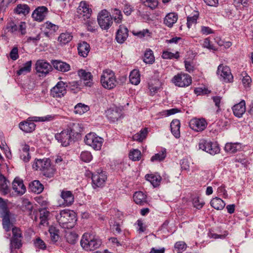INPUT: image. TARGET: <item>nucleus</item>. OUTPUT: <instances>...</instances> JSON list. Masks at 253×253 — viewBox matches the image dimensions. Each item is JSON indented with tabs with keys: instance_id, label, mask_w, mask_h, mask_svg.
<instances>
[{
	"instance_id": "obj_1",
	"label": "nucleus",
	"mask_w": 253,
	"mask_h": 253,
	"mask_svg": "<svg viewBox=\"0 0 253 253\" xmlns=\"http://www.w3.org/2000/svg\"><path fill=\"white\" fill-rule=\"evenodd\" d=\"M102 244L101 240L96 234L85 233L81 240L82 247L86 251H93L99 248Z\"/></svg>"
},
{
	"instance_id": "obj_2",
	"label": "nucleus",
	"mask_w": 253,
	"mask_h": 253,
	"mask_svg": "<svg viewBox=\"0 0 253 253\" xmlns=\"http://www.w3.org/2000/svg\"><path fill=\"white\" fill-rule=\"evenodd\" d=\"M58 222L64 228H72L77 220L75 213L68 210L61 211L56 215Z\"/></svg>"
},
{
	"instance_id": "obj_3",
	"label": "nucleus",
	"mask_w": 253,
	"mask_h": 253,
	"mask_svg": "<svg viewBox=\"0 0 253 253\" xmlns=\"http://www.w3.org/2000/svg\"><path fill=\"white\" fill-rule=\"evenodd\" d=\"M33 168L42 171L44 176L49 178L53 176L55 171V169L51 166L50 160L47 158L35 160Z\"/></svg>"
},
{
	"instance_id": "obj_4",
	"label": "nucleus",
	"mask_w": 253,
	"mask_h": 253,
	"mask_svg": "<svg viewBox=\"0 0 253 253\" xmlns=\"http://www.w3.org/2000/svg\"><path fill=\"white\" fill-rule=\"evenodd\" d=\"M100 83L102 86L106 89L114 88L117 84L115 73L109 69L104 70L101 76Z\"/></svg>"
},
{
	"instance_id": "obj_5",
	"label": "nucleus",
	"mask_w": 253,
	"mask_h": 253,
	"mask_svg": "<svg viewBox=\"0 0 253 253\" xmlns=\"http://www.w3.org/2000/svg\"><path fill=\"white\" fill-rule=\"evenodd\" d=\"M12 236L10 239L9 248L10 253H15L14 250L19 249L22 246V232L19 228L14 227L12 229Z\"/></svg>"
},
{
	"instance_id": "obj_6",
	"label": "nucleus",
	"mask_w": 253,
	"mask_h": 253,
	"mask_svg": "<svg viewBox=\"0 0 253 253\" xmlns=\"http://www.w3.org/2000/svg\"><path fill=\"white\" fill-rule=\"evenodd\" d=\"M84 142L86 144L90 146L93 149L99 150L101 148L103 139L95 133L90 132L85 135Z\"/></svg>"
},
{
	"instance_id": "obj_7",
	"label": "nucleus",
	"mask_w": 253,
	"mask_h": 253,
	"mask_svg": "<svg viewBox=\"0 0 253 253\" xmlns=\"http://www.w3.org/2000/svg\"><path fill=\"white\" fill-rule=\"evenodd\" d=\"M198 146L199 149H201L211 155H214L220 152L219 147L216 143L205 139L200 141Z\"/></svg>"
},
{
	"instance_id": "obj_8",
	"label": "nucleus",
	"mask_w": 253,
	"mask_h": 253,
	"mask_svg": "<svg viewBox=\"0 0 253 253\" xmlns=\"http://www.w3.org/2000/svg\"><path fill=\"white\" fill-rule=\"evenodd\" d=\"M97 20L101 29H108L113 23V18L109 13L105 9L99 13Z\"/></svg>"
},
{
	"instance_id": "obj_9",
	"label": "nucleus",
	"mask_w": 253,
	"mask_h": 253,
	"mask_svg": "<svg viewBox=\"0 0 253 253\" xmlns=\"http://www.w3.org/2000/svg\"><path fill=\"white\" fill-rule=\"evenodd\" d=\"M35 70L41 77H44L52 70V66L46 61L40 59L35 64Z\"/></svg>"
},
{
	"instance_id": "obj_10",
	"label": "nucleus",
	"mask_w": 253,
	"mask_h": 253,
	"mask_svg": "<svg viewBox=\"0 0 253 253\" xmlns=\"http://www.w3.org/2000/svg\"><path fill=\"white\" fill-rule=\"evenodd\" d=\"M73 132L71 128H67L62 130L60 133L55 135V139L60 142L62 146L66 147L68 146L72 141Z\"/></svg>"
},
{
	"instance_id": "obj_11",
	"label": "nucleus",
	"mask_w": 253,
	"mask_h": 253,
	"mask_svg": "<svg viewBox=\"0 0 253 253\" xmlns=\"http://www.w3.org/2000/svg\"><path fill=\"white\" fill-rule=\"evenodd\" d=\"M172 82L176 86L186 87L191 84L192 79L188 74L180 73L173 77Z\"/></svg>"
},
{
	"instance_id": "obj_12",
	"label": "nucleus",
	"mask_w": 253,
	"mask_h": 253,
	"mask_svg": "<svg viewBox=\"0 0 253 253\" xmlns=\"http://www.w3.org/2000/svg\"><path fill=\"white\" fill-rule=\"evenodd\" d=\"M91 179L92 185L94 189L102 187L107 179L106 172L102 170L96 171L92 173Z\"/></svg>"
},
{
	"instance_id": "obj_13",
	"label": "nucleus",
	"mask_w": 253,
	"mask_h": 253,
	"mask_svg": "<svg viewBox=\"0 0 253 253\" xmlns=\"http://www.w3.org/2000/svg\"><path fill=\"white\" fill-rule=\"evenodd\" d=\"M217 74L220 79L226 83H231L233 81V76L231 74L230 69L227 66L220 64L217 70Z\"/></svg>"
},
{
	"instance_id": "obj_14",
	"label": "nucleus",
	"mask_w": 253,
	"mask_h": 253,
	"mask_svg": "<svg viewBox=\"0 0 253 253\" xmlns=\"http://www.w3.org/2000/svg\"><path fill=\"white\" fill-rule=\"evenodd\" d=\"M67 85L62 81L58 82L50 90V95L54 98H61L67 93Z\"/></svg>"
},
{
	"instance_id": "obj_15",
	"label": "nucleus",
	"mask_w": 253,
	"mask_h": 253,
	"mask_svg": "<svg viewBox=\"0 0 253 253\" xmlns=\"http://www.w3.org/2000/svg\"><path fill=\"white\" fill-rule=\"evenodd\" d=\"M91 9L89 5L85 1H81L77 8V13L81 18L84 20L88 19L91 16Z\"/></svg>"
},
{
	"instance_id": "obj_16",
	"label": "nucleus",
	"mask_w": 253,
	"mask_h": 253,
	"mask_svg": "<svg viewBox=\"0 0 253 253\" xmlns=\"http://www.w3.org/2000/svg\"><path fill=\"white\" fill-rule=\"evenodd\" d=\"M48 12V10L46 6H41L34 10L32 16L35 21L42 22L45 19Z\"/></svg>"
},
{
	"instance_id": "obj_17",
	"label": "nucleus",
	"mask_w": 253,
	"mask_h": 253,
	"mask_svg": "<svg viewBox=\"0 0 253 253\" xmlns=\"http://www.w3.org/2000/svg\"><path fill=\"white\" fill-rule=\"evenodd\" d=\"M207 126V123L204 119L194 118L189 123L190 127L196 131H201L204 130Z\"/></svg>"
},
{
	"instance_id": "obj_18",
	"label": "nucleus",
	"mask_w": 253,
	"mask_h": 253,
	"mask_svg": "<svg viewBox=\"0 0 253 253\" xmlns=\"http://www.w3.org/2000/svg\"><path fill=\"white\" fill-rule=\"evenodd\" d=\"M106 117L110 122H115L122 116V110L117 107L111 108L108 109L106 112Z\"/></svg>"
},
{
	"instance_id": "obj_19",
	"label": "nucleus",
	"mask_w": 253,
	"mask_h": 253,
	"mask_svg": "<svg viewBox=\"0 0 253 253\" xmlns=\"http://www.w3.org/2000/svg\"><path fill=\"white\" fill-rule=\"evenodd\" d=\"M128 36V30L127 28L123 25H121L118 30L116 40L119 43H123L126 40Z\"/></svg>"
},
{
	"instance_id": "obj_20",
	"label": "nucleus",
	"mask_w": 253,
	"mask_h": 253,
	"mask_svg": "<svg viewBox=\"0 0 253 253\" xmlns=\"http://www.w3.org/2000/svg\"><path fill=\"white\" fill-rule=\"evenodd\" d=\"M60 197L63 200L62 205L64 207L70 206L72 205L74 202V196L70 191L65 189L62 190Z\"/></svg>"
},
{
	"instance_id": "obj_21",
	"label": "nucleus",
	"mask_w": 253,
	"mask_h": 253,
	"mask_svg": "<svg viewBox=\"0 0 253 253\" xmlns=\"http://www.w3.org/2000/svg\"><path fill=\"white\" fill-rule=\"evenodd\" d=\"M78 74L80 78L84 81L85 86L91 87L93 84V76L91 73L84 69L78 71Z\"/></svg>"
},
{
	"instance_id": "obj_22",
	"label": "nucleus",
	"mask_w": 253,
	"mask_h": 253,
	"mask_svg": "<svg viewBox=\"0 0 253 253\" xmlns=\"http://www.w3.org/2000/svg\"><path fill=\"white\" fill-rule=\"evenodd\" d=\"M32 117H29L26 121L19 124V127L22 130L27 133H30L35 129L36 125L34 123L35 121L31 120H32Z\"/></svg>"
},
{
	"instance_id": "obj_23",
	"label": "nucleus",
	"mask_w": 253,
	"mask_h": 253,
	"mask_svg": "<svg viewBox=\"0 0 253 253\" xmlns=\"http://www.w3.org/2000/svg\"><path fill=\"white\" fill-rule=\"evenodd\" d=\"M12 188L19 195H22L26 191L23 180L17 177H16L12 182Z\"/></svg>"
},
{
	"instance_id": "obj_24",
	"label": "nucleus",
	"mask_w": 253,
	"mask_h": 253,
	"mask_svg": "<svg viewBox=\"0 0 253 253\" xmlns=\"http://www.w3.org/2000/svg\"><path fill=\"white\" fill-rule=\"evenodd\" d=\"M9 181L3 174H0V193L2 195L5 196L10 192L9 188Z\"/></svg>"
},
{
	"instance_id": "obj_25",
	"label": "nucleus",
	"mask_w": 253,
	"mask_h": 253,
	"mask_svg": "<svg viewBox=\"0 0 253 253\" xmlns=\"http://www.w3.org/2000/svg\"><path fill=\"white\" fill-rule=\"evenodd\" d=\"M51 63L56 70L60 72H66L70 70V65L61 60H52Z\"/></svg>"
},
{
	"instance_id": "obj_26",
	"label": "nucleus",
	"mask_w": 253,
	"mask_h": 253,
	"mask_svg": "<svg viewBox=\"0 0 253 253\" xmlns=\"http://www.w3.org/2000/svg\"><path fill=\"white\" fill-rule=\"evenodd\" d=\"M246 103L244 100H242L239 103L235 104L232 108L234 115L240 118L244 114L246 111Z\"/></svg>"
},
{
	"instance_id": "obj_27",
	"label": "nucleus",
	"mask_w": 253,
	"mask_h": 253,
	"mask_svg": "<svg viewBox=\"0 0 253 253\" xmlns=\"http://www.w3.org/2000/svg\"><path fill=\"white\" fill-rule=\"evenodd\" d=\"M44 25L45 27L44 34L48 38L51 37V36L53 35L59 28V27L57 25L49 21L45 22Z\"/></svg>"
},
{
	"instance_id": "obj_28",
	"label": "nucleus",
	"mask_w": 253,
	"mask_h": 253,
	"mask_svg": "<svg viewBox=\"0 0 253 253\" xmlns=\"http://www.w3.org/2000/svg\"><path fill=\"white\" fill-rule=\"evenodd\" d=\"M133 198L134 202L137 205H144L147 202L146 195L140 191L135 192Z\"/></svg>"
},
{
	"instance_id": "obj_29",
	"label": "nucleus",
	"mask_w": 253,
	"mask_h": 253,
	"mask_svg": "<svg viewBox=\"0 0 253 253\" xmlns=\"http://www.w3.org/2000/svg\"><path fill=\"white\" fill-rule=\"evenodd\" d=\"M178 19V15L174 12L167 14L164 20V23L169 27H172Z\"/></svg>"
},
{
	"instance_id": "obj_30",
	"label": "nucleus",
	"mask_w": 253,
	"mask_h": 253,
	"mask_svg": "<svg viewBox=\"0 0 253 253\" xmlns=\"http://www.w3.org/2000/svg\"><path fill=\"white\" fill-rule=\"evenodd\" d=\"M78 50L80 56L86 57L90 51V45L86 42H82L78 44Z\"/></svg>"
},
{
	"instance_id": "obj_31",
	"label": "nucleus",
	"mask_w": 253,
	"mask_h": 253,
	"mask_svg": "<svg viewBox=\"0 0 253 253\" xmlns=\"http://www.w3.org/2000/svg\"><path fill=\"white\" fill-rule=\"evenodd\" d=\"M180 122L179 120L175 119L173 120L170 123V128L171 132L173 136L176 138H178L180 136Z\"/></svg>"
},
{
	"instance_id": "obj_32",
	"label": "nucleus",
	"mask_w": 253,
	"mask_h": 253,
	"mask_svg": "<svg viewBox=\"0 0 253 253\" xmlns=\"http://www.w3.org/2000/svg\"><path fill=\"white\" fill-rule=\"evenodd\" d=\"M162 85V83L159 79H152L148 83V86L151 94H154L159 90Z\"/></svg>"
},
{
	"instance_id": "obj_33",
	"label": "nucleus",
	"mask_w": 253,
	"mask_h": 253,
	"mask_svg": "<svg viewBox=\"0 0 253 253\" xmlns=\"http://www.w3.org/2000/svg\"><path fill=\"white\" fill-rule=\"evenodd\" d=\"M31 191L37 194L42 192L44 189L43 185L39 180H34L29 184Z\"/></svg>"
},
{
	"instance_id": "obj_34",
	"label": "nucleus",
	"mask_w": 253,
	"mask_h": 253,
	"mask_svg": "<svg viewBox=\"0 0 253 253\" xmlns=\"http://www.w3.org/2000/svg\"><path fill=\"white\" fill-rule=\"evenodd\" d=\"M241 149V144L239 143H227L224 150L229 153H235Z\"/></svg>"
},
{
	"instance_id": "obj_35",
	"label": "nucleus",
	"mask_w": 253,
	"mask_h": 253,
	"mask_svg": "<svg viewBox=\"0 0 253 253\" xmlns=\"http://www.w3.org/2000/svg\"><path fill=\"white\" fill-rule=\"evenodd\" d=\"M210 204L212 208L217 210H222L225 206V202L221 199L217 197L213 198Z\"/></svg>"
},
{
	"instance_id": "obj_36",
	"label": "nucleus",
	"mask_w": 253,
	"mask_h": 253,
	"mask_svg": "<svg viewBox=\"0 0 253 253\" xmlns=\"http://www.w3.org/2000/svg\"><path fill=\"white\" fill-rule=\"evenodd\" d=\"M130 82L134 85H137L140 82V74L138 70H133L129 74Z\"/></svg>"
},
{
	"instance_id": "obj_37",
	"label": "nucleus",
	"mask_w": 253,
	"mask_h": 253,
	"mask_svg": "<svg viewBox=\"0 0 253 253\" xmlns=\"http://www.w3.org/2000/svg\"><path fill=\"white\" fill-rule=\"evenodd\" d=\"M148 134V128L145 127L140 130V131L132 136V139L134 141L142 142L146 138Z\"/></svg>"
},
{
	"instance_id": "obj_38",
	"label": "nucleus",
	"mask_w": 253,
	"mask_h": 253,
	"mask_svg": "<svg viewBox=\"0 0 253 253\" xmlns=\"http://www.w3.org/2000/svg\"><path fill=\"white\" fill-rule=\"evenodd\" d=\"M146 179L150 181L154 187H156L160 184L162 178L160 175L156 174H147L146 175Z\"/></svg>"
},
{
	"instance_id": "obj_39",
	"label": "nucleus",
	"mask_w": 253,
	"mask_h": 253,
	"mask_svg": "<svg viewBox=\"0 0 253 253\" xmlns=\"http://www.w3.org/2000/svg\"><path fill=\"white\" fill-rule=\"evenodd\" d=\"M143 61L149 64H152L154 62L155 57L151 49L148 48L146 50L144 54Z\"/></svg>"
},
{
	"instance_id": "obj_40",
	"label": "nucleus",
	"mask_w": 253,
	"mask_h": 253,
	"mask_svg": "<svg viewBox=\"0 0 253 253\" xmlns=\"http://www.w3.org/2000/svg\"><path fill=\"white\" fill-rule=\"evenodd\" d=\"M49 214L50 212L46 209H42L40 211V224L43 226L48 224Z\"/></svg>"
},
{
	"instance_id": "obj_41",
	"label": "nucleus",
	"mask_w": 253,
	"mask_h": 253,
	"mask_svg": "<svg viewBox=\"0 0 253 253\" xmlns=\"http://www.w3.org/2000/svg\"><path fill=\"white\" fill-rule=\"evenodd\" d=\"M32 61H28L23 64V66L17 71L18 76L25 75L31 71Z\"/></svg>"
},
{
	"instance_id": "obj_42",
	"label": "nucleus",
	"mask_w": 253,
	"mask_h": 253,
	"mask_svg": "<svg viewBox=\"0 0 253 253\" xmlns=\"http://www.w3.org/2000/svg\"><path fill=\"white\" fill-rule=\"evenodd\" d=\"M199 17V12L198 11H194L192 16L187 17V25L188 28H190L192 25L197 23Z\"/></svg>"
},
{
	"instance_id": "obj_43",
	"label": "nucleus",
	"mask_w": 253,
	"mask_h": 253,
	"mask_svg": "<svg viewBox=\"0 0 253 253\" xmlns=\"http://www.w3.org/2000/svg\"><path fill=\"white\" fill-rule=\"evenodd\" d=\"M14 11L18 14L26 15L30 12V7L27 4H19L17 5Z\"/></svg>"
},
{
	"instance_id": "obj_44",
	"label": "nucleus",
	"mask_w": 253,
	"mask_h": 253,
	"mask_svg": "<svg viewBox=\"0 0 253 253\" xmlns=\"http://www.w3.org/2000/svg\"><path fill=\"white\" fill-rule=\"evenodd\" d=\"M73 36L71 33H61L58 37L59 42L63 44H65L69 42L72 39Z\"/></svg>"
},
{
	"instance_id": "obj_45",
	"label": "nucleus",
	"mask_w": 253,
	"mask_h": 253,
	"mask_svg": "<svg viewBox=\"0 0 253 253\" xmlns=\"http://www.w3.org/2000/svg\"><path fill=\"white\" fill-rule=\"evenodd\" d=\"M162 57L165 59H178L179 58V53L178 51L173 53L169 51H164L162 54Z\"/></svg>"
},
{
	"instance_id": "obj_46",
	"label": "nucleus",
	"mask_w": 253,
	"mask_h": 253,
	"mask_svg": "<svg viewBox=\"0 0 253 253\" xmlns=\"http://www.w3.org/2000/svg\"><path fill=\"white\" fill-rule=\"evenodd\" d=\"M89 109V107L82 103H78L74 107V113L76 114H83L86 112Z\"/></svg>"
},
{
	"instance_id": "obj_47",
	"label": "nucleus",
	"mask_w": 253,
	"mask_h": 253,
	"mask_svg": "<svg viewBox=\"0 0 253 253\" xmlns=\"http://www.w3.org/2000/svg\"><path fill=\"white\" fill-rule=\"evenodd\" d=\"M55 118L54 115H47L44 117H36L34 116L31 118L33 121H35L36 122H48L53 120Z\"/></svg>"
},
{
	"instance_id": "obj_48",
	"label": "nucleus",
	"mask_w": 253,
	"mask_h": 253,
	"mask_svg": "<svg viewBox=\"0 0 253 253\" xmlns=\"http://www.w3.org/2000/svg\"><path fill=\"white\" fill-rule=\"evenodd\" d=\"M112 13L114 21L116 23H120L123 19V15L120 10L114 8L112 10Z\"/></svg>"
},
{
	"instance_id": "obj_49",
	"label": "nucleus",
	"mask_w": 253,
	"mask_h": 253,
	"mask_svg": "<svg viewBox=\"0 0 253 253\" xmlns=\"http://www.w3.org/2000/svg\"><path fill=\"white\" fill-rule=\"evenodd\" d=\"M78 235L75 232H70L66 233L65 238L67 242L71 244H74L77 242Z\"/></svg>"
},
{
	"instance_id": "obj_50",
	"label": "nucleus",
	"mask_w": 253,
	"mask_h": 253,
	"mask_svg": "<svg viewBox=\"0 0 253 253\" xmlns=\"http://www.w3.org/2000/svg\"><path fill=\"white\" fill-rule=\"evenodd\" d=\"M84 24L86 25L87 30L90 32H94L96 29V21L94 19L90 18L86 19Z\"/></svg>"
},
{
	"instance_id": "obj_51",
	"label": "nucleus",
	"mask_w": 253,
	"mask_h": 253,
	"mask_svg": "<svg viewBox=\"0 0 253 253\" xmlns=\"http://www.w3.org/2000/svg\"><path fill=\"white\" fill-rule=\"evenodd\" d=\"M141 157V153L138 149H133L129 152V158L133 161H139Z\"/></svg>"
},
{
	"instance_id": "obj_52",
	"label": "nucleus",
	"mask_w": 253,
	"mask_h": 253,
	"mask_svg": "<svg viewBox=\"0 0 253 253\" xmlns=\"http://www.w3.org/2000/svg\"><path fill=\"white\" fill-rule=\"evenodd\" d=\"M166 157V149H164L159 153L153 156L151 158L152 162L161 161H163Z\"/></svg>"
},
{
	"instance_id": "obj_53",
	"label": "nucleus",
	"mask_w": 253,
	"mask_h": 253,
	"mask_svg": "<svg viewBox=\"0 0 253 253\" xmlns=\"http://www.w3.org/2000/svg\"><path fill=\"white\" fill-rule=\"evenodd\" d=\"M49 232L50 234L51 240L53 242H56L59 239V230L55 227L51 226L49 228Z\"/></svg>"
},
{
	"instance_id": "obj_54",
	"label": "nucleus",
	"mask_w": 253,
	"mask_h": 253,
	"mask_svg": "<svg viewBox=\"0 0 253 253\" xmlns=\"http://www.w3.org/2000/svg\"><path fill=\"white\" fill-rule=\"evenodd\" d=\"M133 34L140 38H142L144 37H151L152 33L148 29H143L138 32L133 31Z\"/></svg>"
},
{
	"instance_id": "obj_55",
	"label": "nucleus",
	"mask_w": 253,
	"mask_h": 253,
	"mask_svg": "<svg viewBox=\"0 0 253 253\" xmlns=\"http://www.w3.org/2000/svg\"><path fill=\"white\" fill-rule=\"evenodd\" d=\"M34 244L35 247L41 250H45L46 246L43 240H42L40 237L37 238L34 241Z\"/></svg>"
},
{
	"instance_id": "obj_56",
	"label": "nucleus",
	"mask_w": 253,
	"mask_h": 253,
	"mask_svg": "<svg viewBox=\"0 0 253 253\" xmlns=\"http://www.w3.org/2000/svg\"><path fill=\"white\" fill-rule=\"evenodd\" d=\"M22 210L25 212L28 215H31L33 210V206L32 204L28 201H24L22 206Z\"/></svg>"
},
{
	"instance_id": "obj_57",
	"label": "nucleus",
	"mask_w": 253,
	"mask_h": 253,
	"mask_svg": "<svg viewBox=\"0 0 253 253\" xmlns=\"http://www.w3.org/2000/svg\"><path fill=\"white\" fill-rule=\"evenodd\" d=\"M141 2L146 6L151 9H155L158 4L157 0H141Z\"/></svg>"
},
{
	"instance_id": "obj_58",
	"label": "nucleus",
	"mask_w": 253,
	"mask_h": 253,
	"mask_svg": "<svg viewBox=\"0 0 253 253\" xmlns=\"http://www.w3.org/2000/svg\"><path fill=\"white\" fill-rule=\"evenodd\" d=\"M205 204L204 201L200 199L199 197H195L193 199V206L197 209L200 210L202 209Z\"/></svg>"
},
{
	"instance_id": "obj_59",
	"label": "nucleus",
	"mask_w": 253,
	"mask_h": 253,
	"mask_svg": "<svg viewBox=\"0 0 253 253\" xmlns=\"http://www.w3.org/2000/svg\"><path fill=\"white\" fill-rule=\"evenodd\" d=\"M2 225L3 228L7 232L9 231L11 227V223L10 222L8 213L5 214L2 219Z\"/></svg>"
},
{
	"instance_id": "obj_60",
	"label": "nucleus",
	"mask_w": 253,
	"mask_h": 253,
	"mask_svg": "<svg viewBox=\"0 0 253 253\" xmlns=\"http://www.w3.org/2000/svg\"><path fill=\"white\" fill-rule=\"evenodd\" d=\"M6 28L8 32L14 33L18 31V26L12 21L8 22L6 26Z\"/></svg>"
},
{
	"instance_id": "obj_61",
	"label": "nucleus",
	"mask_w": 253,
	"mask_h": 253,
	"mask_svg": "<svg viewBox=\"0 0 253 253\" xmlns=\"http://www.w3.org/2000/svg\"><path fill=\"white\" fill-rule=\"evenodd\" d=\"M80 158L83 161L88 163L92 160V156L89 152L84 151L81 154Z\"/></svg>"
},
{
	"instance_id": "obj_62",
	"label": "nucleus",
	"mask_w": 253,
	"mask_h": 253,
	"mask_svg": "<svg viewBox=\"0 0 253 253\" xmlns=\"http://www.w3.org/2000/svg\"><path fill=\"white\" fill-rule=\"evenodd\" d=\"M202 46L204 48H207L210 50H212L213 51H215L217 50V48L214 46L213 45L211 44V42L209 38H206L203 43Z\"/></svg>"
},
{
	"instance_id": "obj_63",
	"label": "nucleus",
	"mask_w": 253,
	"mask_h": 253,
	"mask_svg": "<svg viewBox=\"0 0 253 253\" xmlns=\"http://www.w3.org/2000/svg\"><path fill=\"white\" fill-rule=\"evenodd\" d=\"M18 26L19 31L21 35H25L26 34V23L25 22H21Z\"/></svg>"
},
{
	"instance_id": "obj_64",
	"label": "nucleus",
	"mask_w": 253,
	"mask_h": 253,
	"mask_svg": "<svg viewBox=\"0 0 253 253\" xmlns=\"http://www.w3.org/2000/svg\"><path fill=\"white\" fill-rule=\"evenodd\" d=\"M174 248L178 251H185L187 248L186 244L183 241L177 242L174 245Z\"/></svg>"
}]
</instances>
